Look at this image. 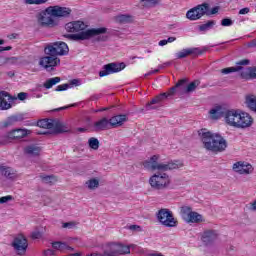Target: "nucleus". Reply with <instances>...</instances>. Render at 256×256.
<instances>
[{
  "instance_id": "1",
  "label": "nucleus",
  "mask_w": 256,
  "mask_h": 256,
  "mask_svg": "<svg viewBox=\"0 0 256 256\" xmlns=\"http://www.w3.org/2000/svg\"><path fill=\"white\" fill-rule=\"evenodd\" d=\"M65 29L68 33H78V34H66L64 37L70 41H87L92 37H97L99 35H105L107 33V28H91L87 29V24L83 21H72L65 25Z\"/></svg>"
},
{
  "instance_id": "2",
  "label": "nucleus",
  "mask_w": 256,
  "mask_h": 256,
  "mask_svg": "<svg viewBox=\"0 0 256 256\" xmlns=\"http://www.w3.org/2000/svg\"><path fill=\"white\" fill-rule=\"evenodd\" d=\"M198 135L206 151H211V153H223L228 147L227 140L220 134L213 133L207 129H201L198 131Z\"/></svg>"
},
{
  "instance_id": "3",
  "label": "nucleus",
  "mask_w": 256,
  "mask_h": 256,
  "mask_svg": "<svg viewBox=\"0 0 256 256\" xmlns=\"http://www.w3.org/2000/svg\"><path fill=\"white\" fill-rule=\"evenodd\" d=\"M228 125L235 129H247L253 125V117L247 112L232 109V113L228 114Z\"/></svg>"
},
{
  "instance_id": "4",
  "label": "nucleus",
  "mask_w": 256,
  "mask_h": 256,
  "mask_svg": "<svg viewBox=\"0 0 256 256\" xmlns=\"http://www.w3.org/2000/svg\"><path fill=\"white\" fill-rule=\"evenodd\" d=\"M159 156L154 155L149 160H146L143 165L145 169L150 171H173V169H181L183 167V162L178 160L171 161L168 163H159Z\"/></svg>"
},
{
  "instance_id": "5",
  "label": "nucleus",
  "mask_w": 256,
  "mask_h": 256,
  "mask_svg": "<svg viewBox=\"0 0 256 256\" xmlns=\"http://www.w3.org/2000/svg\"><path fill=\"white\" fill-rule=\"evenodd\" d=\"M219 13V6H216L209 11V3L200 4L187 11L186 17L190 21H197L201 19L204 15H217Z\"/></svg>"
},
{
  "instance_id": "6",
  "label": "nucleus",
  "mask_w": 256,
  "mask_h": 256,
  "mask_svg": "<svg viewBox=\"0 0 256 256\" xmlns=\"http://www.w3.org/2000/svg\"><path fill=\"white\" fill-rule=\"evenodd\" d=\"M37 126L42 129H48L49 131L43 132L42 135L54 134L57 135L59 133H67V126L61 123L59 120L54 119H43L37 122Z\"/></svg>"
},
{
  "instance_id": "7",
  "label": "nucleus",
  "mask_w": 256,
  "mask_h": 256,
  "mask_svg": "<svg viewBox=\"0 0 256 256\" xmlns=\"http://www.w3.org/2000/svg\"><path fill=\"white\" fill-rule=\"evenodd\" d=\"M149 184L155 191H163L171 185V177L167 173H157L150 177Z\"/></svg>"
},
{
  "instance_id": "8",
  "label": "nucleus",
  "mask_w": 256,
  "mask_h": 256,
  "mask_svg": "<svg viewBox=\"0 0 256 256\" xmlns=\"http://www.w3.org/2000/svg\"><path fill=\"white\" fill-rule=\"evenodd\" d=\"M157 220L163 227L173 228L179 225V221L173 215V212L167 208H161L156 213Z\"/></svg>"
},
{
  "instance_id": "9",
  "label": "nucleus",
  "mask_w": 256,
  "mask_h": 256,
  "mask_svg": "<svg viewBox=\"0 0 256 256\" xmlns=\"http://www.w3.org/2000/svg\"><path fill=\"white\" fill-rule=\"evenodd\" d=\"M44 53L45 55H55L56 57L68 55L69 46L62 41L53 42L45 46Z\"/></svg>"
},
{
  "instance_id": "10",
  "label": "nucleus",
  "mask_w": 256,
  "mask_h": 256,
  "mask_svg": "<svg viewBox=\"0 0 256 256\" xmlns=\"http://www.w3.org/2000/svg\"><path fill=\"white\" fill-rule=\"evenodd\" d=\"M185 79H181L176 83L174 87H171L168 92L162 93L155 98H153L150 102L146 104V111H151V109H155L152 105H155L157 103H161L164 99H167V97H171L172 95H175V91H177L178 87H181L185 83Z\"/></svg>"
},
{
  "instance_id": "11",
  "label": "nucleus",
  "mask_w": 256,
  "mask_h": 256,
  "mask_svg": "<svg viewBox=\"0 0 256 256\" xmlns=\"http://www.w3.org/2000/svg\"><path fill=\"white\" fill-rule=\"evenodd\" d=\"M53 17L54 16L53 12L51 11V6L36 15L37 22L41 27H55L57 22H55Z\"/></svg>"
},
{
  "instance_id": "12",
  "label": "nucleus",
  "mask_w": 256,
  "mask_h": 256,
  "mask_svg": "<svg viewBox=\"0 0 256 256\" xmlns=\"http://www.w3.org/2000/svg\"><path fill=\"white\" fill-rule=\"evenodd\" d=\"M125 63L112 62L103 66L99 72V77H107V75H113V73H119L125 69Z\"/></svg>"
},
{
  "instance_id": "13",
  "label": "nucleus",
  "mask_w": 256,
  "mask_h": 256,
  "mask_svg": "<svg viewBox=\"0 0 256 256\" xmlns=\"http://www.w3.org/2000/svg\"><path fill=\"white\" fill-rule=\"evenodd\" d=\"M210 118L213 120H217V119H221V117L224 118V121L226 123V125L229 124V114L232 113V109H227L223 106H215L214 108H212L210 111Z\"/></svg>"
},
{
  "instance_id": "14",
  "label": "nucleus",
  "mask_w": 256,
  "mask_h": 256,
  "mask_svg": "<svg viewBox=\"0 0 256 256\" xmlns=\"http://www.w3.org/2000/svg\"><path fill=\"white\" fill-rule=\"evenodd\" d=\"M12 247L15 249L18 255H25V253H27V248L29 247L27 238H25L23 235L15 237L12 242Z\"/></svg>"
},
{
  "instance_id": "15",
  "label": "nucleus",
  "mask_w": 256,
  "mask_h": 256,
  "mask_svg": "<svg viewBox=\"0 0 256 256\" xmlns=\"http://www.w3.org/2000/svg\"><path fill=\"white\" fill-rule=\"evenodd\" d=\"M39 65L44 67V69H51L53 71V67H58L61 65V59L55 55H48L40 58Z\"/></svg>"
},
{
  "instance_id": "16",
  "label": "nucleus",
  "mask_w": 256,
  "mask_h": 256,
  "mask_svg": "<svg viewBox=\"0 0 256 256\" xmlns=\"http://www.w3.org/2000/svg\"><path fill=\"white\" fill-rule=\"evenodd\" d=\"M108 253L111 255H129L131 248L128 245L121 243H110L108 246Z\"/></svg>"
},
{
  "instance_id": "17",
  "label": "nucleus",
  "mask_w": 256,
  "mask_h": 256,
  "mask_svg": "<svg viewBox=\"0 0 256 256\" xmlns=\"http://www.w3.org/2000/svg\"><path fill=\"white\" fill-rule=\"evenodd\" d=\"M218 238L219 232L217 230H205L201 235V241L206 247L213 245Z\"/></svg>"
},
{
  "instance_id": "18",
  "label": "nucleus",
  "mask_w": 256,
  "mask_h": 256,
  "mask_svg": "<svg viewBox=\"0 0 256 256\" xmlns=\"http://www.w3.org/2000/svg\"><path fill=\"white\" fill-rule=\"evenodd\" d=\"M207 51V48L199 49V48H187L182 51L176 53V59H185V57H189V55H194L197 57L198 55H203Z\"/></svg>"
},
{
  "instance_id": "19",
  "label": "nucleus",
  "mask_w": 256,
  "mask_h": 256,
  "mask_svg": "<svg viewBox=\"0 0 256 256\" xmlns=\"http://www.w3.org/2000/svg\"><path fill=\"white\" fill-rule=\"evenodd\" d=\"M233 171L239 173V175H249V173H253V166L239 161L233 164Z\"/></svg>"
},
{
  "instance_id": "20",
  "label": "nucleus",
  "mask_w": 256,
  "mask_h": 256,
  "mask_svg": "<svg viewBox=\"0 0 256 256\" xmlns=\"http://www.w3.org/2000/svg\"><path fill=\"white\" fill-rule=\"evenodd\" d=\"M53 17H57L58 19L67 18L71 15V8L61 7V6H50Z\"/></svg>"
},
{
  "instance_id": "21",
  "label": "nucleus",
  "mask_w": 256,
  "mask_h": 256,
  "mask_svg": "<svg viewBox=\"0 0 256 256\" xmlns=\"http://www.w3.org/2000/svg\"><path fill=\"white\" fill-rule=\"evenodd\" d=\"M11 101L13 98L8 92L0 91V110L7 111V109H11Z\"/></svg>"
},
{
  "instance_id": "22",
  "label": "nucleus",
  "mask_w": 256,
  "mask_h": 256,
  "mask_svg": "<svg viewBox=\"0 0 256 256\" xmlns=\"http://www.w3.org/2000/svg\"><path fill=\"white\" fill-rule=\"evenodd\" d=\"M31 134V131L28 129L17 128L10 132H8L7 137L8 139L16 140V139H23Z\"/></svg>"
},
{
  "instance_id": "23",
  "label": "nucleus",
  "mask_w": 256,
  "mask_h": 256,
  "mask_svg": "<svg viewBox=\"0 0 256 256\" xmlns=\"http://www.w3.org/2000/svg\"><path fill=\"white\" fill-rule=\"evenodd\" d=\"M241 79H244V81H251L253 79H256V66L248 67L245 70L240 72Z\"/></svg>"
},
{
  "instance_id": "24",
  "label": "nucleus",
  "mask_w": 256,
  "mask_h": 256,
  "mask_svg": "<svg viewBox=\"0 0 256 256\" xmlns=\"http://www.w3.org/2000/svg\"><path fill=\"white\" fill-rule=\"evenodd\" d=\"M24 153L28 157H39V155L41 154V147L35 144L28 145L24 148Z\"/></svg>"
},
{
  "instance_id": "25",
  "label": "nucleus",
  "mask_w": 256,
  "mask_h": 256,
  "mask_svg": "<svg viewBox=\"0 0 256 256\" xmlns=\"http://www.w3.org/2000/svg\"><path fill=\"white\" fill-rule=\"evenodd\" d=\"M109 125H111L110 120L104 117L94 123V131H105L109 129Z\"/></svg>"
},
{
  "instance_id": "26",
  "label": "nucleus",
  "mask_w": 256,
  "mask_h": 256,
  "mask_svg": "<svg viewBox=\"0 0 256 256\" xmlns=\"http://www.w3.org/2000/svg\"><path fill=\"white\" fill-rule=\"evenodd\" d=\"M110 120V126L111 127H121L126 121L127 116L125 114H119L116 116H113Z\"/></svg>"
},
{
  "instance_id": "27",
  "label": "nucleus",
  "mask_w": 256,
  "mask_h": 256,
  "mask_svg": "<svg viewBox=\"0 0 256 256\" xmlns=\"http://www.w3.org/2000/svg\"><path fill=\"white\" fill-rule=\"evenodd\" d=\"M19 121H21V117L17 115H12L8 117L6 120L2 121L0 125L4 129H7V127H13V125H15V123H19Z\"/></svg>"
},
{
  "instance_id": "28",
  "label": "nucleus",
  "mask_w": 256,
  "mask_h": 256,
  "mask_svg": "<svg viewBox=\"0 0 256 256\" xmlns=\"http://www.w3.org/2000/svg\"><path fill=\"white\" fill-rule=\"evenodd\" d=\"M0 173L4 177H6V179H16L17 178V173H15V170H13V168H11V167L0 166Z\"/></svg>"
},
{
  "instance_id": "29",
  "label": "nucleus",
  "mask_w": 256,
  "mask_h": 256,
  "mask_svg": "<svg viewBox=\"0 0 256 256\" xmlns=\"http://www.w3.org/2000/svg\"><path fill=\"white\" fill-rule=\"evenodd\" d=\"M245 105L250 111L256 113V95L248 94L245 96Z\"/></svg>"
},
{
  "instance_id": "30",
  "label": "nucleus",
  "mask_w": 256,
  "mask_h": 256,
  "mask_svg": "<svg viewBox=\"0 0 256 256\" xmlns=\"http://www.w3.org/2000/svg\"><path fill=\"white\" fill-rule=\"evenodd\" d=\"M186 223H203V215L193 211L186 220Z\"/></svg>"
},
{
  "instance_id": "31",
  "label": "nucleus",
  "mask_w": 256,
  "mask_h": 256,
  "mask_svg": "<svg viewBox=\"0 0 256 256\" xmlns=\"http://www.w3.org/2000/svg\"><path fill=\"white\" fill-rule=\"evenodd\" d=\"M192 212H193V208H191V206L180 207V215L184 221H186L188 217L191 216Z\"/></svg>"
},
{
  "instance_id": "32",
  "label": "nucleus",
  "mask_w": 256,
  "mask_h": 256,
  "mask_svg": "<svg viewBox=\"0 0 256 256\" xmlns=\"http://www.w3.org/2000/svg\"><path fill=\"white\" fill-rule=\"evenodd\" d=\"M57 83H61V77H54V78L47 79L44 82L43 87H45V89H51L53 88V86L57 85Z\"/></svg>"
},
{
  "instance_id": "33",
  "label": "nucleus",
  "mask_w": 256,
  "mask_h": 256,
  "mask_svg": "<svg viewBox=\"0 0 256 256\" xmlns=\"http://www.w3.org/2000/svg\"><path fill=\"white\" fill-rule=\"evenodd\" d=\"M86 186L90 191H93L99 187V179L97 178H92L88 181H86Z\"/></svg>"
},
{
  "instance_id": "34",
  "label": "nucleus",
  "mask_w": 256,
  "mask_h": 256,
  "mask_svg": "<svg viewBox=\"0 0 256 256\" xmlns=\"http://www.w3.org/2000/svg\"><path fill=\"white\" fill-rule=\"evenodd\" d=\"M201 84V81L199 80H194L193 82H191L185 90V93H193V91H195L197 89V87H199V85Z\"/></svg>"
},
{
  "instance_id": "35",
  "label": "nucleus",
  "mask_w": 256,
  "mask_h": 256,
  "mask_svg": "<svg viewBox=\"0 0 256 256\" xmlns=\"http://www.w3.org/2000/svg\"><path fill=\"white\" fill-rule=\"evenodd\" d=\"M88 145L90 147V149H93L94 151H97V149H99V139L95 138V137H91L88 139Z\"/></svg>"
},
{
  "instance_id": "36",
  "label": "nucleus",
  "mask_w": 256,
  "mask_h": 256,
  "mask_svg": "<svg viewBox=\"0 0 256 256\" xmlns=\"http://www.w3.org/2000/svg\"><path fill=\"white\" fill-rule=\"evenodd\" d=\"M216 22L214 20H209L207 23L199 26V31H209L215 27Z\"/></svg>"
},
{
  "instance_id": "37",
  "label": "nucleus",
  "mask_w": 256,
  "mask_h": 256,
  "mask_svg": "<svg viewBox=\"0 0 256 256\" xmlns=\"http://www.w3.org/2000/svg\"><path fill=\"white\" fill-rule=\"evenodd\" d=\"M241 69H243V67L238 66V67H228V68H224L221 70V73L223 75H229V73H237V71H241Z\"/></svg>"
},
{
  "instance_id": "38",
  "label": "nucleus",
  "mask_w": 256,
  "mask_h": 256,
  "mask_svg": "<svg viewBox=\"0 0 256 256\" xmlns=\"http://www.w3.org/2000/svg\"><path fill=\"white\" fill-rule=\"evenodd\" d=\"M43 183H48L50 185H53V183H57V177L53 175L49 176H40Z\"/></svg>"
},
{
  "instance_id": "39",
  "label": "nucleus",
  "mask_w": 256,
  "mask_h": 256,
  "mask_svg": "<svg viewBox=\"0 0 256 256\" xmlns=\"http://www.w3.org/2000/svg\"><path fill=\"white\" fill-rule=\"evenodd\" d=\"M52 247H53V249H56L57 251H63L65 249H67V244L65 242L56 241V242L52 243Z\"/></svg>"
},
{
  "instance_id": "40",
  "label": "nucleus",
  "mask_w": 256,
  "mask_h": 256,
  "mask_svg": "<svg viewBox=\"0 0 256 256\" xmlns=\"http://www.w3.org/2000/svg\"><path fill=\"white\" fill-rule=\"evenodd\" d=\"M116 21H118V23H131V16L122 14L117 16Z\"/></svg>"
},
{
  "instance_id": "41",
  "label": "nucleus",
  "mask_w": 256,
  "mask_h": 256,
  "mask_svg": "<svg viewBox=\"0 0 256 256\" xmlns=\"http://www.w3.org/2000/svg\"><path fill=\"white\" fill-rule=\"evenodd\" d=\"M144 3V7H156V5H159L161 3V0H142Z\"/></svg>"
},
{
  "instance_id": "42",
  "label": "nucleus",
  "mask_w": 256,
  "mask_h": 256,
  "mask_svg": "<svg viewBox=\"0 0 256 256\" xmlns=\"http://www.w3.org/2000/svg\"><path fill=\"white\" fill-rule=\"evenodd\" d=\"M49 0H24L26 5H43Z\"/></svg>"
},
{
  "instance_id": "43",
  "label": "nucleus",
  "mask_w": 256,
  "mask_h": 256,
  "mask_svg": "<svg viewBox=\"0 0 256 256\" xmlns=\"http://www.w3.org/2000/svg\"><path fill=\"white\" fill-rule=\"evenodd\" d=\"M221 25L222 27H231V25H233V20L230 18H224L221 20Z\"/></svg>"
},
{
  "instance_id": "44",
  "label": "nucleus",
  "mask_w": 256,
  "mask_h": 256,
  "mask_svg": "<svg viewBox=\"0 0 256 256\" xmlns=\"http://www.w3.org/2000/svg\"><path fill=\"white\" fill-rule=\"evenodd\" d=\"M77 223L75 222H65L62 224L63 229H73L76 227Z\"/></svg>"
},
{
  "instance_id": "45",
  "label": "nucleus",
  "mask_w": 256,
  "mask_h": 256,
  "mask_svg": "<svg viewBox=\"0 0 256 256\" xmlns=\"http://www.w3.org/2000/svg\"><path fill=\"white\" fill-rule=\"evenodd\" d=\"M8 201H13V196L8 195L0 197V205H3V203H8Z\"/></svg>"
},
{
  "instance_id": "46",
  "label": "nucleus",
  "mask_w": 256,
  "mask_h": 256,
  "mask_svg": "<svg viewBox=\"0 0 256 256\" xmlns=\"http://www.w3.org/2000/svg\"><path fill=\"white\" fill-rule=\"evenodd\" d=\"M81 85V80L73 79L70 81L69 87H79Z\"/></svg>"
},
{
  "instance_id": "47",
  "label": "nucleus",
  "mask_w": 256,
  "mask_h": 256,
  "mask_svg": "<svg viewBox=\"0 0 256 256\" xmlns=\"http://www.w3.org/2000/svg\"><path fill=\"white\" fill-rule=\"evenodd\" d=\"M69 89V84L58 85L55 91H67Z\"/></svg>"
},
{
  "instance_id": "48",
  "label": "nucleus",
  "mask_w": 256,
  "mask_h": 256,
  "mask_svg": "<svg viewBox=\"0 0 256 256\" xmlns=\"http://www.w3.org/2000/svg\"><path fill=\"white\" fill-rule=\"evenodd\" d=\"M31 237L33 239H41V237H43V234L40 231H34L32 232Z\"/></svg>"
},
{
  "instance_id": "49",
  "label": "nucleus",
  "mask_w": 256,
  "mask_h": 256,
  "mask_svg": "<svg viewBox=\"0 0 256 256\" xmlns=\"http://www.w3.org/2000/svg\"><path fill=\"white\" fill-rule=\"evenodd\" d=\"M18 99L20 101H25V99H27V93H25V92L18 93Z\"/></svg>"
},
{
  "instance_id": "50",
  "label": "nucleus",
  "mask_w": 256,
  "mask_h": 256,
  "mask_svg": "<svg viewBox=\"0 0 256 256\" xmlns=\"http://www.w3.org/2000/svg\"><path fill=\"white\" fill-rule=\"evenodd\" d=\"M44 256H55V250H51V249L45 250Z\"/></svg>"
},
{
  "instance_id": "51",
  "label": "nucleus",
  "mask_w": 256,
  "mask_h": 256,
  "mask_svg": "<svg viewBox=\"0 0 256 256\" xmlns=\"http://www.w3.org/2000/svg\"><path fill=\"white\" fill-rule=\"evenodd\" d=\"M249 63H251V61H249V59H244V60H240L236 63V65H249Z\"/></svg>"
},
{
  "instance_id": "52",
  "label": "nucleus",
  "mask_w": 256,
  "mask_h": 256,
  "mask_svg": "<svg viewBox=\"0 0 256 256\" xmlns=\"http://www.w3.org/2000/svg\"><path fill=\"white\" fill-rule=\"evenodd\" d=\"M7 63H17V61H19V59L17 57H10L6 59Z\"/></svg>"
},
{
  "instance_id": "53",
  "label": "nucleus",
  "mask_w": 256,
  "mask_h": 256,
  "mask_svg": "<svg viewBox=\"0 0 256 256\" xmlns=\"http://www.w3.org/2000/svg\"><path fill=\"white\" fill-rule=\"evenodd\" d=\"M250 9L249 8H242L239 11V15H247V13H249Z\"/></svg>"
},
{
  "instance_id": "54",
  "label": "nucleus",
  "mask_w": 256,
  "mask_h": 256,
  "mask_svg": "<svg viewBox=\"0 0 256 256\" xmlns=\"http://www.w3.org/2000/svg\"><path fill=\"white\" fill-rule=\"evenodd\" d=\"M11 49H13V47L11 46H7V47L0 46V53H3V51H11Z\"/></svg>"
},
{
  "instance_id": "55",
  "label": "nucleus",
  "mask_w": 256,
  "mask_h": 256,
  "mask_svg": "<svg viewBox=\"0 0 256 256\" xmlns=\"http://www.w3.org/2000/svg\"><path fill=\"white\" fill-rule=\"evenodd\" d=\"M128 229H130V231H137V229H141V226H139V225H130L128 227Z\"/></svg>"
},
{
  "instance_id": "56",
  "label": "nucleus",
  "mask_w": 256,
  "mask_h": 256,
  "mask_svg": "<svg viewBox=\"0 0 256 256\" xmlns=\"http://www.w3.org/2000/svg\"><path fill=\"white\" fill-rule=\"evenodd\" d=\"M69 107H77V104H72L70 106L60 107V108L56 109V111H63L65 109H69Z\"/></svg>"
},
{
  "instance_id": "57",
  "label": "nucleus",
  "mask_w": 256,
  "mask_h": 256,
  "mask_svg": "<svg viewBox=\"0 0 256 256\" xmlns=\"http://www.w3.org/2000/svg\"><path fill=\"white\" fill-rule=\"evenodd\" d=\"M250 211H256V200L250 204Z\"/></svg>"
},
{
  "instance_id": "58",
  "label": "nucleus",
  "mask_w": 256,
  "mask_h": 256,
  "mask_svg": "<svg viewBox=\"0 0 256 256\" xmlns=\"http://www.w3.org/2000/svg\"><path fill=\"white\" fill-rule=\"evenodd\" d=\"M248 47H256V39H253L248 43Z\"/></svg>"
},
{
  "instance_id": "59",
  "label": "nucleus",
  "mask_w": 256,
  "mask_h": 256,
  "mask_svg": "<svg viewBox=\"0 0 256 256\" xmlns=\"http://www.w3.org/2000/svg\"><path fill=\"white\" fill-rule=\"evenodd\" d=\"M166 41H167V43H173V41H177V38L169 37Z\"/></svg>"
},
{
  "instance_id": "60",
  "label": "nucleus",
  "mask_w": 256,
  "mask_h": 256,
  "mask_svg": "<svg viewBox=\"0 0 256 256\" xmlns=\"http://www.w3.org/2000/svg\"><path fill=\"white\" fill-rule=\"evenodd\" d=\"M167 40H161L160 42H159V45H160V47H164V45H167Z\"/></svg>"
},
{
  "instance_id": "61",
  "label": "nucleus",
  "mask_w": 256,
  "mask_h": 256,
  "mask_svg": "<svg viewBox=\"0 0 256 256\" xmlns=\"http://www.w3.org/2000/svg\"><path fill=\"white\" fill-rule=\"evenodd\" d=\"M77 131H79L80 133H85V131H87L86 128H78Z\"/></svg>"
},
{
  "instance_id": "62",
  "label": "nucleus",
  "mask_w": 256,
  "mask_h": 256,
  "mask_svg": "<svg viewBox=\"0 0 256 256\" xmlns=\"http://www.w3.org/2000/svg\"><path fill=\"white\" fill-rule=\"evenodd\" d=\"M107 39V36H103L102 38H99L98 41H105Z\"/></svg>"
},
{
  "instance_id": "63",
  "label": "nucleus",
  "mask_w": 256,
  "mask_h": 256,
  "mask_svg": "<svg viewBox=\"0 0 256 256\" xmlns=\"http://www.w3.org/2000/svg\"><path fill=\"white\" fill-rule=\"evenodd\" d=\"M149 75H153V72L150 71V72L146 73L144 77H149Z\"/></svg>"
},
{
  "instance_id": "64",
  "label": "nucleus",
  "mask_w": 256,
  "mask_h": 256,
  "mask_svg": "<svg viewBox=\"0 0 256 256\" xmlns=\"http://www.w3.org/2000/svg\"><path fill=\"white\" fill-rule=\"evenodd\" d=\"M158 69H165V64H161L158 66Z\"/></svg>"
}]
</instances>
